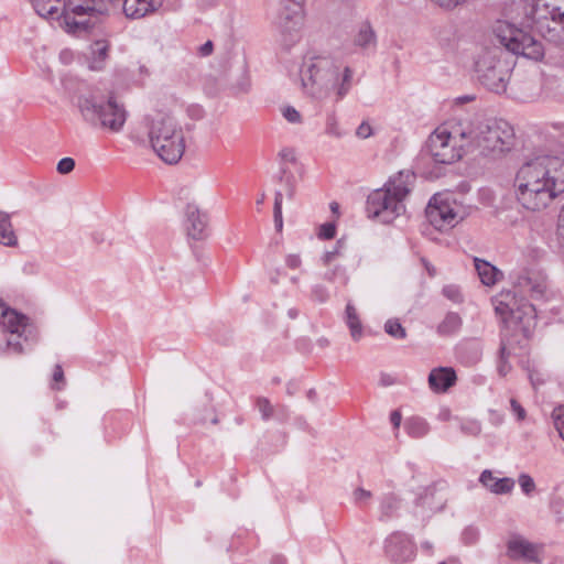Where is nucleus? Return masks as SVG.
Here are the masks:
<instances>
[{"label": "nucleus", "instance_id": "nucleus-43", "mask_svg": "<svg viewBox=\"0 0 564 564\" xmlns=\"http://www.w3.org/2000/svg\"><path fill=\"white\" fill-rule=\"evenodd\" d=\"M552 419L560 436L564 440V406L554 409L552 412Z\"/></svg>", "mask_w": 564, "mask_h": 564}, {"label": "nucleus", "instance_id": "nucleus-45", "mask_svg": "<svg viewBox=\"0 0 564 564\" xmlns=\"http://www.w3.org/2000/svg\"><path fill=\"white\" fill-rule=\"evenodd\" d=\"M282 116L290 123L296 124L302 122L301 113L292 106L283 107Z\"/></svg>", "mask_w": 564, "mask_h": 564}, {"label": "nucleus", "instance_id": "nucleus-44", "mask_svg": "<svg viewBox=\"0 0 564 564\" xmlns=\"http://www.w3.org/2000/svg\"><path fill=\"white\" fill-rule=\"evenodd\" d=\"M518 481L524 495L530 496L535 490V482L530 475L521 474Z\"/></svg>", "mask_w": 564, "mask_h": 564}, {"label": "nucleus", "instance_id": "nucleus-3", "mask_svg": "<svg viewBox=\"0 0 564 564\" xmlns=\"http://www.w3.org/2000/svg\"><path fill=\"white\" fill-rule=\"evenodd\" d=\"M513 295L506 294L505 300L496 306L501 315H508L510 322L521 326L528 337L530 328L534 325L536 308L528 300L543 299L546 292V275L536 269L514 270L510 274Z\"/></svg>", "mask_w": 564, "mask_h": 564}, {"label": "nucleus", "instance_id": "nucleus-2", "mask_svg": "<svg viewBox=\"0 0 564 564\" xmlns=\"http://www.w3.org/2000/svg\"><path fill=\"white\" fill-rule=\"evenodd\" d=\"M355 70L329 52L308 51L302 59L300 77L305 94L324 100L332 94L335 101L343 100L354 86Z\"/></svg>", "mask_w": 564, "mask_h": 564}, {"label": "nucleus", "instance_id": "nucleus-36", "mask_svg": "<svg viewBox=\"0 0 564 564\" xmlns=\"http://www.w3.org/2000/svg\"><path fill=\"white\" fill-rule=\"evenodd\" d=\"M279 180L284 183L288 197L292 198L295 193L294 175L286 167L281 166Z\"/></svg>", "mask_w": 564, "mask_h": 564}, {"label": "nucleus", "instance_id": "nucleus-23", "mask_svg": "<svg viewBox=\"0 0 564 564\" xmlns=\"http://www.w3.org/2000/svg\"><path fill=\"white\" fill-rule=\"evenodd\" d=\"M474 264L481 283L487 286L496 284V282L499 280V276L502 275L501 271L482 259L475 258Z\"/></svg>", "mask_w": 564, "mask_h": 564}, {"label": "nucleus", "instance_id": "nucleus-38", "mask_svg": "<svg viewBox=\"0 0 564 564\" xmlns=\"http://www.w3.org/2000/svg\"><path fill=\"white\" fill-rule=\"evenodd\" d=\"M384 330L388 335L397 339H403L406 336L404 327L398 319H388L384 324Z\"/></svg>", "mask_w": 564, "mask_h": 564}, {"label": "nucleus", "instance_id": "nucleus-56", "mask_svg": "<svg viewBox=\"0 0 564 564\" xmlns=\"http://www.w3.org/2000/svg\"><path fill=\"white\" fill-rule=\"evenodd\" d=\"M285 264L290 268V269H297L301 267L302 264V260H301V257L299 254H295V253H291V254H288L285 257Z\"/></svg>", "mask_w": 564, "mask_h": 564}, {"label": "nucleus", "instance_id": "nucleus-4", "mask_svg": "<svg viewBox=\"0 0 564 564\" xmlns=\"http://www.w3.org/2000/svg\"><path fill=\"white\" fill-rule=\"evenodd\" d=\"M455 132L464 141L463 148L467 152L484 156L509 151L514 140L512 126L502 119L459 120Z\"/></svg>", "mask_w": 564, "mask_h": 564}, {"label": "nucleus", "instance_id": "nucleus-32", "mask_svg": "<svg viewBox=\"0 0 564 564\" xmlns=\"http://www.w3.org/2000/svg\"><path fill=\"white\" fill-rule=\"evenodd\" d=\"M345 314L346 323L350 329L351 337L354 340H359L362 335V327L357 311L351 303H347Z\"/></svg>", "mask_w": 564, "mask_h": 564}, {"label": "nucleus", "instance_id": "nucleus-34", "mask_svg": "<svg viewBox=\"0 0 564 564\" xmlns=\"http://www.w3.org/2000/svg\"><path fill=\"white\" fill-rule=\"evenodd\" d=\"M94 12H104L102 9H97L90 4H72L64 6V14H70L72 17H76V19L85 18L86 15H94Z\"/></svg>", "mask_w": 564, "mask_h": 564}, {"label": "nucleus", "instance_id": "nucleus-64", "mask_svg": "<svg viewBox=\"0 0 564 564\" xmlns=\"http://www.w3.org/2000/svg\"><path fill=\"white\" fill-rule=\"evenodd\" d=\"M271 564H286V560L282 555H275L272 557Z\"/></svg>", "mask_w": 564, "mask_h": 564}, {"label": "nucleus", "instance_id": "nucleus-25", "mask_svg": "<svg viewBox=\"0 0 564 564\" xmlns=\"http://www.w3.org/2000/svg\"><path fill=\"white\" fill-rule=\"evenodd\" d=\"M463 326V319L456 312H448L436 327V333L441 337H452L459 333Z\"/></svg>", "mask_w": 564, "mask_h": 564}, {"label": "nucleus", "instance_id": "nucleus-51", "mask_svg": "<svg viewBox=\"0 0 564 564\" xmlns=\"http://www.w3.org/2000/svg\"><path fill=\"white\" fill-rule=\"evenodd\" d=\"M354 498L357 503L367 502L371 498V492L364 488H357L354 491Z\"/></svg>", "mask_w": 564, "mask_h": 564}, {"label": "nucleus", "instance_id": "nucleus-13", "mask_svg": "<svg viewBox=\"0 0 564 564\" xmlns=\"http://www.w3.org/2000/svg\"><path fill=\"white\" fill-rule=\"evenodd\" d=\"M383 553L391 563H410L416 556V544L410 534L394 531L384 539Z\"/></svg>", "mask_w": 564, "mask_h": 564}, {"label": "nucleus", "instance_id": "nucleus-21", "mask_svg": "<svg viewBox=\"0 0 564 564\" xmlns=\"http://www.w3.org/2000/svg\"><path fill=\"white\" fill-rule=\"evenodd\" d=\"M480 484L496 495H505L511 492L514 487V480L509 477L497 478L492 471L485 469L479 477Z\"/></svg>", "mask_w": 564, "mask_h": 564}, {"label": "nucleus", "instance_id": "nucleus-31", "mask_svg": "<svg viewBox=\"0 0 564 564\" xmlns=\"http://www.w3.org/2000/svg\"><path fill=\"white\" fill-rule=\"evenodd\" d=\"M511 356L510 350V341L506 338L505 335H501L500 347H499V358H498V372L500 376H507L511 370V365L508 359Z\"/></svg>", "mask_w": 564, "mask_h": 564}, {"label": "nucleus", "instance_id": "nucleus-8", "mask_svg": "<svg viewBox=\"0 0 564 564\" xmlns=\"http://www.w3.org/2000/svg\"><path fill=\"white\" fill-rule=\"evenodd\" d=\"M32 326L28 317L0 301V354H22L31 349Z\"/></svg>", "mask_w": 564, "mask_h": 564}, {"label": "nucleus", "instance_id": "nucleus-10", "mask_svg": "<svg viewBox=\"0 0 564 564\" xmlns=\"http://www.w3.org/2000/svg\"><path fill=\"white\" fill-rule=\"evenodd\" d=\"M494 32L498 42L514 55H521L532 61H541L545 55L542 41L532 31L499 21Z\"/></svg>", "mask_w": 564, "mask_h": 564}, {"label": "nucleus", "instance_id": "nucleus-63", "mask_svg": "<svg viewBox=\"0 0 564 564\" xmlns=\"http://www.w3.org/2000/svg\"><path fill=\"white\" fill-rule=\"evenodd\" d=\"M551 508L556 514H561L562 508H563L562 499L558 498V499L553 500L551 503Z\"/></svg>", "mask_w": 564, "mask_h": 564}, {"label": "nucleus", "instance_id": "nucleus-57", "mask_svg": "<svg viewBox=\"0 0 564 564\" xmlns=\"http://www.w3.org/2000/svg\"><path fill=\"white\" fill-rule=\"evenodd\" d=\"M556 235L564 243V205L558 216V223L556 228Z\"/></svg>", "mask_w": 564, "mask_h": 564}, {"label": "nucleus", "instance_id": "nucleus-24", "mask_svg": "<svg viewBox=\"0 0 564 564\" xmlns=\"http://www.w3.org/2000/svg\"><path fill=\"white\" fill-rule=\"evenodd\" d=\"M109 43L105 40L95 41L90 45L89 68L93 70H101L108 57Z\"/></svg>", "mask_w": 564, "mask_h": 564}, {"label": "nucleus", "instance_id": "nucleus-39", "mask_svg": "<svg viewBox=\"0 0 564 564\" xmlns=\"http://www.w3.org/2000/svg\"><path fill=\"white\" fill-rule=\"evenodd\" d=\"M442 294L455 304H459L464 301L460 288L456 284H447L443 288Z\"/></svg>", "mask_w": 564, "mask_h": 564}, {"label": "nucleus", "instance_id": "nucleus-49", "mask_svg": "<svg viewBox=\"0 0 564 564\" xmlns=\"http://www.w3.org/2000/svg\"><path fill=\"white\" fill-rule=\"evenodd\" d=\"M511 411L516 415L518 421H523L525 419L527 412L523 406L516 400H510Z\"/></svg>", "mask_w": 564, "mask_h": 564}, {"label": "nucleus", "instance_id": "nucleus-37", "mask_svg": "<svg viewBox=\"0 0 564 564\" xmlns=\"http://www.w3.org/2000/svg\"><path fill=\"white\" fill-rule=\"evenodd\" d=\"M282 200H283L282 192L276 191L275 195H274L273 218H274V226L278 231L282 230V227H283Z\"/></svg>", "mask_w": 564, "mask_h": 564}, {"label": "nucleus", "instance_id": "nucleus-7", "mask_svg": "<svg viewBox=\"0 0 564 564\" xmlns=\"http://www.w3.org/2000/svg\"><path fill=\"white\" fill-rule=\"evenodd\" d=\"M414 180L411 172H400L384 185L369 194L366 203L368 217L379 219L383 224H390L400 216L405 207L403 199L410 193V183Z\"/></svg>", "mask_w": 564, "mask_h": 564}, {"label": "nucleus", "instance_id": "nucleus-33", "mask_svg": "<svg viewBox=\"0 0 564 564\" xmlns=\"http://www.w3.org/2000/svg\"><path fill=\"white\" fill-rule=\"evenodd\" d=\"M35 12L44 18H54L58 12L62 0H31Z\"/></svg>", "mask_w": 564, "mask_h": 564}, {"label": "nucleus", "instance_id": "nucleus-12", "mask_svg": "<svg viewBox=\"0 0 564 564\" xmlns=\"http://www.w3.org/2000/svg\"><path fill=\"white\" fill-rule=\"evenodd\" d=\"M482 86L496 94L505 93L511 76L510 64L491 52L482 54L475 64Z\"/></svg>", "mask_w": 564, "mask_h": 564}, {"label": "nucleus", "instance_id": "nucleus-48", "mask_svg": "<svg viewBox=\"0 0 564 564\" xmlns=\"http://www.w3.org/2000/svg\"><path fill=\"white\" fill-rule=\"evenodd\" d=\"M336 235V226L334 223H325L318 229V237L321 239H333Z\"/></svg>", "mask_w": 564, "mask_h": 564}, {"label": "nucleus", "instance_id": "nucleus-5", "mask_svg": "<svg viewBox=\"0 0 564 564\" xmlns=\"http://www.w3.org/2000/svg\"><path fill=\"white\" fill-rule=\"evenodd\" d=\"M83 121L93 129L118 133L127 121V110L113 96L89 93L77 98Z\"/></svg>", "mask_w": 564, "mask_h": 564}, {"label": "nucleus", "instance_id": "nucleus-55", "mask_svg": "<svg viewBox=\"0 0 564 564\" xmlns=\"http://www.w3.org/2000/svg\"><path fill=\"white\" fill-rule=\"evenodd\" d=\"M356 134L361 139H367L372 134V129L367 122H361L356 130Z\"/></svg>", "mask_w": 564, "mask_h": 564}, {"label": "nucleus", "instance_id": "nucleus-50", "mask_svg": "<svg viewBox=\"0 0 564 564\" xmlns=\"http://www.w3.org/2000/svg\"><path fill=\"white\" fill-rule=\"evenodd\" d=\"M279 156L283 162L295 163L296 161L295 150L292 148H283L279 152Z\"/></svg>", "mask_w": 564, "mask_h": 564}, {"label": "nucleus", "instance_id": "nucleus-27", "mask_svg": "<svg viewBox=\"0 0 564 564\" xmlns=\"http://www.w3.org/2000/svg\"><path fill=\"white\" fill-rule=\"evenodd\" d=\"M275 24L282 33L289 34L291 37L300 28L297 14L291 13L286 8L279 14Z\"/></svg>", "mask_w": 564, "mask_h": 564}, {"label": "nucleus", "instance_id": "nucleus-58", "mask_svg": "<svg viewBox=\"0 0 564 564\" xmlns=\"http://www.w3.org/2000/svg\"><path fill=\"white\" fill-rule=\"evenodd\" d=\"M214 44L212 41L205 42L198 47V54L203 57L209 56L213 53Z\"/></svg>", "mask_w": 564, "mask_h": 564}, {"label": "nucleus", "instance_id": "nucleus-30", "mask_svg": "<svg viewBox=\"0 0 564 564\" xmlns=\"http://www.w3.org/2000/svg\"><path fill=\"white\" fill-rule=\"evenodd\" d=\"M404 430L409 436L413 438H422L429 434L430 424L423 417L412 416L406 419Z\"/></svg>", "mask_w": 564, "mask_h": 564}, {"label": "nucleus", "instance_id": "nucleus-41", "mask_svg": "<svg viewBox=\"0 0 564 564\" xmlns=\"http://www.w3.org/2000/svg\"><path fill=\"white\" fill-rule=\"evenodd\" d=\"M311 299L318 303H325L329 299V291L323 284H314L311 289Z\"/></svg>", "mask_w": 564, "mask_h": 564}, {"label": "nucleus", "instance_id": "nucleus-61", "mask_svg": "<svg viewBox=\"0 0 564 564\" xmlns=\"http://www.w3.org/2000/svg\"><path fill=\"white\" fill-rule=\"evenodd\" d=\"M390 421H391V424L393 425V427L398 429L402 421L400 411H398V410L392 411L390 414Z\"/></svg>", "mask_w": 564, "mask_h": 564}, {"label": "nucleus", "instance_id": "nucleus-53", "mask_svg": "<svg viewBox=\"0 0 564 564\" xmlns=\"http://www.w3.org/2000/svg\"><path fill=\"white\" fill-rule=\"evenodd\" d=\"M436 6L445 9H454L457 6L464 3L466 0H431Z\"/></svg>", "mask_w": 564, "mask_h": 564}, {"label": "nucleus", "instance_id": "nucleus-54", "mask_svg": "<svg viewBox=\"0 0 564 564\" xmlns=\"http://www.w3.org/2000/svg\"><path fill=\"white\" fill-rule=\"evenodd\" d=\"M326 133L334 135V137H340V132L338 131L335 117H333V116L328 117V119H327Z\"/></svg>", "mask_w": 564, "mask_h": 564}, {"label": "nucleus", "instance_id": "nucleus-9", "mask_svg": "<svg viewBox=\"0 0 564 564\" xmlns=\"http://www.w3.org/2000/svg\"><path fill=\"white\" fill-rule=\"evenodd\" d=\"M525 17L544 40L564 44V11L549 0H528Z\"/></svg>", "mask_w": 564, "mask_h": 564}, {"label": "nucleus", "instance_id": "nucleus-15", "mask_svg": "<svg viewBox=\"0 0 564 564\" xmlns=\"http://www.w3.org/2000/svg\"><path fill=\"white\" fill-rule=\"evenodd\" d=\"M208 215L194 203H188L184 210L183 227L189 239L204 240L208 237Z\"/></svg>", "mask_w": 564, "mask_h": 564}, {"label": "nucleus", "instance_id": "nucleus-19", "mask_svg": "<svg viewBox=\"0 0 564 564\" xmlns=\"http://www.w3.org/2000/svg\"><path fill=\"white\" fill-rule=\"evenodd\" d=\"M164 0H123V13L128 19L138 20L156 12Z\"/></svg>", "mask_w": 564, "mask_h": 564}, {"label": "nucleus", "instance_id": "nucleus-52", "mask_svg": "<svg viewBox=\"0 0 564 564\" xmlns=\"http://www.w3.org/2000/svg\"><path fill=\"white\" fill-rule=\"evenodd\" d=\"M204 109L199 105H191L187 108V115L194 120H199L204 117Z\"/></svg>", "mask_w": 564, "mask_h": 564}, {"label": "nucleus", "instance_id": "nucleus-29", "mask_svg": "<svg viewBox=\"0 0 564 564\" xmlns=\"http://www.w3.org/2000/svg\"><path fill=\"white\" fill-rule=\"evenodd\" d=\"M399 507H400V501L394 495H392V494L383 495L380 500L379 520L382 522H387V521L391 520L397 514Z\"/></svg>", "mask_w": 564, "mask_h": 564}, {"label": "nucleus", "instance_id": "nucleus-22", "mask_svg": "<svg viewBox=\"0 0 564 564\" xmlns=\"http://www.w3.org/2000/svg\"><path fill=\"white\" fill-rule=\"evenodd\" d=\"M355 46L364 52H375L377 47V35L370 23L364 22L354 36Z\"/></svg>", "mask_w": 564, "mask_h": 564}, {"label": "nucleus", "instance_id": "nucleus-40", "mask_svg": "<svg viewBox=\"0 0 564 564\" xmlns=\"http://www.w3.org/2000/svg\"><path fill=\"white\" fill-rule=\"evenodd\" d=\"M256 405L261 413L263 421H268L273 416V406L267 398L259 397L257 399Z\"/></svg>", "mask_w": 564, "mask_h": 564}, {"label": "nucleus", "instance_id": "nucleus-28", "mask_svg": "<svg viewBox=\"0 0 564 564\" xmlns=\"http://www.w3.org/2000/svg\"><path fill=\"white\" fill-rule=\"evenodd\" d=\"M433 36L437 45L443 50L453 47L455 41V30L451 24L438 25L433 29Z\"/></svg>", "mask_w": 564, "mask_h": 564}, {"label": "nucleus", "instance_id": "nucleus-26", "mask_svg": "<svg viewBox=\"0 0 564 564\" xmlns=\"http://www.w3.org/2000/svg\"><path fill=\"white\" fill-rule=\"evenodd\" d=\"M0 243L6 247H15L18 245V238L14 234L10 215L4 212H0Z\"/></svg>", "mask_w": 564, "mask_h": 564}, {"label": "nucleus", "instance_id": "nucleus-16", "mask_svg": "<svg viewBox=\"0 0 564 564\" xmlns=\"http://www.w3.org/2000/svg\"><path fill=\"white\" fill-rule=\"evenodd\" d=\"M541 549L522 538L511 539L507 544V555L511 560H523L530 563H540Z\"/></svg>", "mask_w": 564, "mask_h": 564}, {"label": "nucleus", "instance_id": "nucleus-62", "mask_svg": "<svg viewBox=\"0 0 564 564\" xmlns=\"http://www.w3.org/2000/svg\"><path fill=\"white\" fill-rule=\"evenodd\" d=\"M338 252H339V251H338V248H337V247H335V248H334L333 250H330V251H326V252L324 253V256H323V262H324V264H328V263H330V262L334 260V258L338 254Z\"/></svg>", "mask_w": 564, "mask_h": 564}, {"label": "nucleus", "instance_id": "nucleus-60", "mask_svg": "<svg viewBox=\"0 0 564 564\" xmlns=\"http://www.w3.org/2000/svg\"><path fill=\"white\" fill-rule=\"evenodd\" d=\"M52 379H53L54 384L64 382V371L62 369V366H59V365L55 366Z\"/></svg>", "mask_w": 564, "mask_h": 564}, {"label": "nucleus", "instance_id": "nucleus-11", "mask_svg": "<svg viewBox=\"0 0 564 564\" xmlns=\"http://www.w3.org/2000/svg\"><path fill=\"white\" fill-rule=\"evenodd\" d=\"M457 124L448 131L446 128H437L427 139L423 149V154L429 155L437 164H452L464 154H467L466 148H463L464 141L459 134H456Z\"/></svg>", "mask_w": 564, "mask_h": 564}, {"label": "nucleus", "instance_id": "nucleus-46", "mask_svg": "<svg viewBox=\"0 0 564 564\" xmlns=\"http://www.w3.org/2000/svg\"><path fill=\"white\" fill-rule=\"evenodd\" d=\"M459 429L464 434L470 436H477L481 432V426L477 421L462 422Z\"/></svg>", "mask_w": 564, "mask_h": 564}, {"label": "nucleus", "instance_id": "nucleus-59", "mask_svg": "<svg viewBox=\"0 0 564 564\" xmlns=\"http://www.w3.org/2000/svg\"><path fill=\"white\" fill-rule=\"evenodd\" d=\"M379 383L380 386L382 387H390L392 384L395 383V379L393 376L389 375V373H386V372H381L380 373V379H379Z\"/></svg>", "mask_w": 564, "mask_h": 564}, {"label": "nucleus", "instance_id": "nucleus-18", "mask_svg": "<svg viewBox=\"0 0 564 564\" xmlns=\"http://www.w3.org/2000/svg\"><path fill=\"white\" fill-rule=\"evenodd\" d=\"M429 386L435 393H445L455 386L457 381L456 371L452 367H437L431 370Z\"/></svg>", "mask_w": 564, "mask_h": 564}, {"label": "nucleus", "instance_id": "nucleus-1", "mask_svg": "<svg viewBox=\"0 0 564 564\" xmlns=\"http://www.w3.org/2000/svg\"><path fill=\"white\" fill-rule=\"evenodd\" d=\"M553 130L563 158L536 156L520 166L513 181L518 202L529 210L546 208L564 192V123L553 124Z\"/></svg>", "mask_w": 564, "mask_h": 564}, {"label": "nucleus", "instance_id": "nucleus-47", "mask_svg": "<svg viewBox=\"0 0 564 564\" xmlns=\"http://www.w3.org/2000/svg\"><path fill=\"white\" fill-rule=\"evenodd\" d=\"M75 169V160L73 158H63L58 161L56 170L59 174H68Z\"/></svg>", "mask_w": 564, "mask_h": 564}, {"label": "nucleus", "instance_id": "nucleus-6", "mask_svg": "<svg viewBox=\"0 0 564 564\" xmlns=\"http://www.w3.org/2000/svg\"><path fill=\"white\" fill-rule=\"evenodd\" d=\"M148 135L153 151L167 164L177 163L185 151L182 127L165 112H156L145 118Z\"/></svg>", "mask_w": 564, "mask_h": 564}, {"label": "nucleus", "instance_id": "nucleus-14", "mask_svg": "<svg viewBox=\"0 0 564 564\" xmlns=\"http://www.w3.org/2000/svg\"><path fill=\"white\" fill-rule=\"evenodd\" d=\"M425 216L429 223L440 231L448 230L458 223V215L455 209L449 202L443 199L440 195H434L430 199Z\"/></svg>", "mask_w": 564, "mask_h": 564}, {"label": "nucleus", "instance_id": "nucleus-17", "mask_svg": "<svg viewBox=\"0 0 564 564\" xmlns=\"http://www.w3.org/2000/svg\"><path fill=\"white\" fill-rule=\"evenodd\" d=\"M457 359L465 366H474L482 357V344L478 338L462 339L455 347Z\"/></svg>", "mask_w": 564, "mask_h": 564}, {"label": "nucleus", "instance_id": "nucleus-20", "mask_svg": "<svg viewBox=\"0 0 564 564\" xmlns=\"http://www.w3.org/2000/svg\"><path fill=\"white\" fill-rule=\"evenodd\" d=\"M102 12H94V15L89 14L82 19H76L70 14H64V24L67 32L75 35H83L91 32L99 23V15Z\"/></svg>", "mask_w": 564, "mask_h": 564}, {"label": "nucleus", "instance_id": "nucleus-35", "mask_svg": "<svg viewBox=\"0 0 564 564\" xmlns=\"http://www.w3.org/2000/svg\"><path fill=\"white\" fill-rule=\"evenodd\" d=\"M323 279L330 283H337L339 286H346L349 280L346 269L340 265H336L335 268L327 270L324 273Z\"/></svg>", "mask_w": 564, "mask_h": 564}, {"label": "nucleus", "instance_id": "nucleus-42", "mask_svg": "<svg viewBox=\"0 0 564 564\" xmlns=\"http://www.w3.org/2000/svg\"><path fill=\"white\" fill-rule=\"evenodd\" d=\"M479 539V530L468 525L462 532V541L465 545H474Z\"/></svg>", "mask_w": 564, "mask_h": 564}]
</instances>
